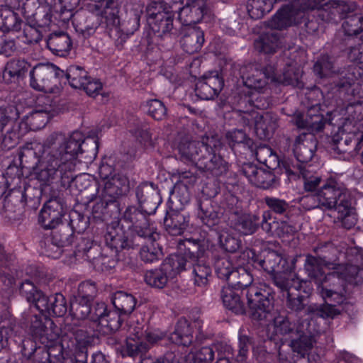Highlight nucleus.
Masks as SVG:
<instances>
[{"label": "nucleus", "instance_id": "f257e3e1", "mask_svg": "<svg viewBox=\"0 0 363 363\" xmlns=\"http://www.w3.org/2000/svg\"><path fill=\"white\" fill-rule=\"evenodd\" d=\"M99 139L96 137L84 138L79 131H74L66 138L61 133H52L43 142L41 147L40 158H45V162L55 172V168L61 167V169L69 174L76 166V159L91 162L97 155Z\"/></svg>", "mask_w": 363, "mask_h": 363}, {"label": "nucleus", "instance_id": "f03ea898", "mask_svg": "<svg viewBox=\"0 0 363 363\" xmlns=\"http://www.w3.org/2000/svg\"><path fill=\"white\" fill-rule=\"evenodd\" d=\"M273 284L286 296V307L292 311L299 312L308 305V296L302 295L301 291L308 294L310 290L308 282L300 279L291 274L278 273L273 277Z\"/></svg>", "mask_w": 363, "mask_h": 363}, {"label": "nucleus", "instance_id": "7ed1b4c3", "mask_svg": "<svg viewBox=\"0 0 363 363\" xmlns=\"http://www.w3.org/2000/svg\"><path fill=\"white\" fill-rule=\"evenodd\" d=\"M66 333L62 337V347L74 354V358L64 357L62 363H87L89 347L93 345L94 337L88 331L75 324L65 326Z\"/></svg>", "mask_w": 363, "mask_h": 363}, {"label": "nucleus", "instance_id": "20e7f679", "mask_svg": "<svg viewBox=\"0 0 363 363\" xmlns=\"http://www.w3.org/2000/svg\"><path fill=\"white\" fill-rule=\"evenodd\" d=\"M352 67L336 69L335 59L327 54L321 55L313 65L315 74L320 79L330 78L337 90L347 89L354 81Z\"/></svg>", "mask_w": 363, "mask_h": 363}, {"label": "nucleus", "instance_id": "39448f33", "mask_svg": "<svg viewBox=\"0 0 363 363\" xmlns=\"http://www.w3.org/2000/svg\"><path fill=\"white\" fill-rule=\"evenodd\" d=\"M45 162V158L40 157L38 166L35 171V177L40 182L47 184L54 180H60L64 187L73 186L79 191L86 190L91 186V182L87 174L74 176L75 168L71 169L70 175L64 174L65 172L61 169V167L55 168L56 169H54L55 172H51V169L54 167L48 166Z\"/></svg>", "mask_w": 363, "mask_h": 363}, {"label": "nucleus", "instance_id": "423d86ee", "mask_svg": "<svg viewBox=\"0 0 363 363\" xmlns=\"http://www.w3.org/2000/svg\"><path fill=\"white\" fill-rule=\"evenodd\" d=\"M186 260L182 255H172L166 258L160 267L147 270L144 275L145 282L150 286L162 289L177 274L186 270Z\"/></svg>", "mask_w": 363, "mask_h": 363}, {"label": "nucleus", "instance_id": "0eeeda50", "mask_svg": "<svg viewBox=\"0 0 363 363\" xmlns=\"http://www.w3.org/2000/svg\"><path fill=\"white\" fill-rule=\"evenodd\" d=\"M64 74V70L53 64H38L30 72V86L38 91L51 92Z\"/></svg>", "mask_w": 363, "mask_h": 363}, {"label": "nucleus", "instance_id": "6e6552de", "mask_svg": "<svg viewBox=\"0 0 363 363\" xmlns=\"http://www.w3.org/2000/svg\"><path fill=\"white\" fill-rule=\"evenodd\" d=\"M323 207L326 211L345 209L347 206L349 195L346 187L335 179H330L318 189Z\"/></svg>", "mask_w": 363, "mask_h": 363}, {"label": "nucleus", "instance_id": "1a4fd4ad", "mask_svg": "<svg viewBox=\"0 0 363 363\" xmlns=\"http://www.w3.org/2000/svg\"><path fill=\"white\" fill-rule=\"evenodd\" d=\"M246 296L252 318L257 320L267 319L274 308V297L270 292L250 286L247 291Z\"/></svg>", "mask_w": 363, "mask_h": 363}, {"label": "nucleus", "instance_id": "9d476101", "mask_svg": "<svg viewBox=\"0 0 363 363\" xmlns=\"http://www.w3.org/2000/svg\"><path fill=\"white\" fill-rule=\"evenodd\" d=\"M211 139L218 143L216 147L206 146L201 155L200 160H199L196 166L203 172L215 177H219L227 172L228 165L222 156L218 153L221 145L218 136L217 135H211Z\"/></svg>", "mask_w": 363, "mask_h": 363}, {"label": "nucleus", "instance_id": "9b49d317", "mask_svg": "<svg viewBox=\"0 0 363 363\" xmlns=\"http://www.w3.org/2000/svg\"><path fill=\"white\" fill-rule=\"evenodd\" d=\"M304 3L305 0H298L284 6L272 18L269 26L274 30H282L299 23L306 13Z\"/></svg>", "mask_w": 363, "mask_h": 363}, {"label": "nucleus", "instance_id": "f8f14e48", "mask_svg": "<svg viewBox=\"0 0 363 363\" xmlns=\"http://www.w3.org/2000/svg\"><path fill=\"white\" fill-rule=\"evenodd\" d=\"M228 217L231 228L244 235H252L259 226L260 219L255 214L246 213L240 207L230 208Z\"/></svg>", "mask_w": 363, "mask_h": 363}, {"label": "nucleus", "instance_id": "ddd939ff", "mask_svg": "<svg viewBox=\"0 0 363 363\" xmlns=\"http://www.w3.org/2000/svg\"><path fill=\"white\" fill-rule=\"evenodd\" d=\"M119 7L118 4L115 0H106L103 13H101V23H105L106 26L112 30L116 46L121 49L123 43L125 42L128 35H131L126 32L121 33L117 26L120 20L118 16Z\"/></svg>", "mask_w": 363, "mask_h": 363}, {"label": "nucleus", "instance_id": "4468645a", "mask_svg": "<svg viewBox=\"0 0 363 363\" xmlns=\"http://www.w3.org/2000/svg\"><path fill=\"white\" fill-rule=\"evenodd\" d=\"M150 214L143 211L140 206L136 207L130 206L124 211L122 220L130 224L133 235L137 238L146 235H150L151 231L155 230L149 225L148 216Z\"/></svg>", "mask_w": 363, "mask_h": 363}, {"label": "nucleus", "instance_id": "2eb2a0df", "mask_svg": "<svg viewBox=\"0 0 363 363\" xmlns=\"http://www.w3.org/2000/svg\"><path fill=\"white\" fill-rule=\"evenodd\" d=\"M224 80L219 72L211 71L199 79L196 85V96L202 100L213 99L222 90Z\"/></svg>", "mask_w": 363, "mask_h": 363}, {"label": "nucleus", "instance_id": "dca6fc26", "mask_svg": "<svg viewBox=\"0 0 363 363\" xmlns=\"http://www.w3.org/2000/svg\"><path fill=\"white\" fill-rule=\"evenodd\" d=\"M170 9H172L171 6L156 13L152 11V8L150 6L147 9L148 23L154 33L160 38L172 35L171 31L174 27V12L172 10H169Z\"/></svg>", "mask_w": 363, "mask_h": 363}, {"label": "nucleus", "instance_id": "f3484780", "mask_svg": "<svg viewBox=\"0 0 363 363\" xmlns=\"http://www.w3.org/2000/svg\"><path fill=\"white\" fill-rule=\"evenodd\" d=\"M217 143L216 140L211 139V135H204L201 141L181 140L178 145V150L182 160L195 163L196 165L206 147H216Z\"/></svg>", "mask_w": 363, "mask_h": 363}, {"label": "nucleus", "instance_id": "a211bd4d", "mask_svg": "<svg viewBox=\"0 0 363 363\" xmlns=\"http://www.w3.org/2000/svg\"><path fill=\"white\" fill-rule=\"evenodd\" d=\"M134 247L141 245L140 250V259L146 263H152L160 259L162 255V248L157 240L160 238V234L155 230L148 235L135 238Z\"/></svg>", "mask_w": 363, "mask_h": 363}, {"label": "nucleus", "instance_id": "6ab92c4d", "mask_svg": "<svg viewBox=\"0 0 363 363\" xmlns=\"http://www.w3.org/2000/svg\"><path fill=\"white\" fill-rule=\"evenodd\" d=\"M64 206L59 197L50 199L43 206L39 216V223L45 229L55 228L62 222Z\"/></svg>", "mask_w": 363, "mask_h": 363}, {"label": "nucleus", "instance_id": "aec40b11", "mask_svg": "<svg viewBox=\"0 0 363 363\" xmlns=\"http://www.w3.org/2000/svg\"><path fill=\"white\" fill-rule=\"evenodd\" d=\"M273 330L270 335V340L274 341L277 349L279 346H282L286 342L299 334L301 329L296 326V323L291 322L288 317L278 316L274 318L273 321Z\"/></svg>", "mask_w": 363, "mask_h": 363}, {"label": "nucleus", "instance_id": "412c9836", "mask_svg": "<svg viewBox=\"0 0 363 363\" xmlns=\"http://www.w3.org/2000/svg\"><path fill=\"white\" fill-rule=\"evenodd\" d=\"M135 239L133 235L132 239H128L118 221L108 224L104 235L106 245L114 251L115 256L121 250L133 248Z\"/></svg>", "mask_w": 363, "mask_h": 363}, {"label": "nucleus", "instance_id": "4be33fe9", "mask_svg": "<svg viewBox=\"0 0 363 363\" xmlns=\"http://www.w3.org/2000/svg\"><path fill=\"white\" fill-rule=\"evenodd\" d=\"M244 124L245 125H255L257 135L260 138H269L278 127V117L271 112H266L263 114L256 113L251 118L246 117Z\"/></svg>", "mask_w": 363, "mask_h": 363}, {"label": "nucleus", "instance_id": "5701e85b", "mask_svg": "<svg viewBox=\"0 0 363 363\" xmlns=\"http://www.w3.org/2000/svg\"><path fill=\"white\" fill-rule=\"evenodd\" d=\"M306 12L318 10L317 17L325 23H337L340 18L336 0H305Z\"/></svg>", "mask_w": 363, "mask_h": 363}, {"label": "nucleus", "instance_id": "b1692460", "mask_svg": "<svg viewBox=\"0 0 363 363\" xmlns=\"http://www.w3.org/2000/svg\"><path fill=\"white\" fill-rule=\"evenodd\" d=\"M318 141L313 133H303L296 137L294 145V153L302 164L309 162L314 156L317 149Z\"/></svg>", "mask_w": 363, "mask_h": 363}, {"label": "nucleus", "instance_id": "393cba45", "mask_svg": "<svg viewBox=\"0 0 363 363\" xmlns=\"http://www.w3.org/2000/svg\"><path fill=\"white\" fill-rule=\"evenodd\" d=\"M135 194L139 206L143 211L149 214L155 213L161 202V198L154 184L147 182L142 183L136 188Z\"/></svg>", "mask_w": 363, "mask_h": 363}, {"label": "nucleus", "instance_id": "a878e982", "mask_svg": "<svg viewBox=\"0 0 363 363\" xmlns=\"http://www.w3.org/2000/svg\"><path fill=\"white\" fill-rule=\"evenodd\" d=\"M54 323L50 319L43 322L41 316L34 315L30 319V332L32 336L38 339L43 344L55 342L58 338V333L52 329Z\"/></svg>", "mask_w": 363, "mask_h": 363}, {"label": "nucleus", "instance_id": "bb28decb", "mask_svg": "<svg viewBox=\"0 0 363 363\" xmlns=\"http://www.w3.org/2000/svg\"><path fill=\"white\" fill-rule=\"evenodd\" d=\"M189 223V216L184 209H174L170 207L167 211L164 218V225L166 231L171 235H182L187 228Z\"/></svg>", "mask_w": 363, "mask_h": 363}, {"label": "nucleus", "instance_id": "cd10ccee", "mask_svg": "<svg viewBox=\"0 0 363 363\" xmlns=\"http://www.w3.org/2000/svg\"><path fill=\"white\" fill-rule=\"evenodd\" d=\"M325 279L326 281L340 279L344 286H345L346 281L351 284L358 285L363 282V268L352 264H338L334 271L327 274Z\"/></svg>", "mask_w": 363, "mask_h": 363}, {"label": "nucleus", "instance_id": "c85d7f7f", "mask_svg": "<svg viewBox=\"0 0 363 363\" xmlns=\"http://www.w3.org/2000/svg\"><path fill=\"white\" fill-rule=\"evenodd\" d=\"M181 35V46L189 54L199 52L205 41L203 31L198 27H185L182 30Z\"/></svg>", "mask_w": 363, "mask_h": 363}, {"label": "nucleus", "instance_id": "c756f323", "mask_svg": "<svg viewBox=\"0 0 363 363\" xmlns=\"http://www.w3.org/2000/svg\"><path fill=\"white\" fill-rule=\"evenodd\" d=\"M320 108L318 104L313 105L308 110L306 118L298 116L295 123L298 128L306 129L308 133L319 132L323 130L326 120L322 113H319Z\"/></svg>", "mask_w": 363, "mask_h": 363}, {"label": "nucleus", "instance_id": "7c9ffc66", "mask_svg": "<svg viewBox=\"0 0 363 363\" xmlns=\"http://www.w3.org/2000/svg\"><path fill=\"white\" fill-rule=\"evenodd\" d=\"M38 310L49 315L62 317L67 311V305L65 296L60 293H56L50 296L45 295L38 301Z\"/></svg>", "mask_w": 363, "mask_h": 363}, {"label": "nucleus", "instance_id": "2f4dec72", "mask_svg": "<svg viewBox=\"0 0 363 363\" xmlns=\"http://www.w3.org/2000/svg\"><path fill=\"white\" fill-rule=\"evenodd\" d=\"M104 186L101 191L104 194L105 199L118 201V199L121 196L128 192L129 181L126 176L117 174H113L110 179L106 181Z\"/></svg>", "mask_w": 363, "mask_h": 363}, {"label": "nucleus", "instance_id": "473e14b6", "mask_svg": "<svg viewBox=\"0 0 363 363\" xmlns=\"http://www.w3.org/2000/svg\"><path fill=\"white\" fill-rule=\"evenodd\" d=\"M197 218L203 225L209 228L217 226L220 221V216L213 201L208 198L200 199L197 201Z\"/></svg>", "mask_w": 363, "mask_h": 363}, {"label": "nucleus", "instance_id": "72a5a7b5", "mask_svg": "<svg viewBox=\"0 0 363 363\" xmlns=\"http://www.w3.org/2000/svg\"><path fill=\"white\" fill-rule=\"evenodd\" d=\"M99 201L92 206V215L94 218L103 220L108 218L117 219L120 215V205L118 201L106 199L102 191L99 196Z\"/></svg>", "mask_w": 363, "mask_h": 363}, {"label": "nucleus", "instance_id": "f704fd0d", "mask_svg": "<svg viewBox=\"0 0 363 363\" xmlns=\"http://www.w3.org/2000/svg\"><path fill=\"white\" fill-rule=\"evenodd\" d=\"M179 19L183 25L190 26L199 23L203 16V0H192L179 9Z\"/></svg>", "mask_w": 363, "mask_h": 363}, {"label": "nucleus", "instance_id": "c9c22d12", "mask_svg": "<svg viewBox=\"0 0 363 363\" xmlns=\"http://www.w3.org/2000/svg\"><path fill=\"white\" fill-rule=\"evenodd\" d=\"M345 289L340 279H331L320 286V294L328 303L341 304L345 301Z\"/></svg>", "mask_w": 363, "mask_h": 363}, {"label": "nucleus", "instance_id": "e433bc0d", "mask_svg": "<svg viewBox=\"0 0 363 363\" xmlns=\"http://www.w3.org/2000/svg\"><path fill=\"white\" fill-rule=\"evenodd\" d=\"M30 65L24 59H12L9 60L3 71L2 77L7 83H16L23 78L30 68Z\"/></svg>", "mask_w": 363, "mask_h": 363}, {"label": "nucleus", "instance_id": "4c0bfd02", "mask_svg": "<svg viewBox=\"0 0 363 363\" xmlns=\"http://www.w3.org/2000/svg\"><path fill=\"white\" fill-rule=\"evenodd\" d=\"M255 48L259 52L274 54L282 45L280 34L275 30L262 33L254 43Z\"/></svg>", "mask_w": 363, "mask_h": 363}, {"label": "nucleus", "instance_id": "58836bf2", "mask_svg": "<svg viewBox=\"0 0 363 363\" xmlns=\"http://www.w3.org/2000/svg\"><path fill=\"white\" fill-rule=\"evenodd\" d=\"M240 72L245 85L250 89H262L267 84L263 72L257 65L244 67L240 69Z\"/></svg>", "mask_w": 363, "mask_h": 363}, {"label": "nucleus", "instance_id": "ea45409f", "mask_svg": "<svg viewBox=\"0 0 363 363\" xmlns=\"http://www.w3.org/2000/svg\"><path fill=\"white\" fill-rule=\"evenodd\" d=\"M186 269L187 267L192 268L194 284L199 287L206 286L208 284L209 278L211 277V267L206 262L205 257L195 259L194 262H188L186 260Z\"/></svg>", "mask_w": 363, "mask_h": 363}, {"label": "nucleus", "instance_id": "a19ab883", "mask_svg": "<svg viewBox=\"0 0 363 363\" xmlns=\"http://www.w3.org/2000/svg\"><path fill=\"white\" fill-rule=\"evenodd\" d=\"M72 40L69 35L65 32L51 33L47 40V46L55 55H67L72 48Z\"/></svg>", "mask_w": 363, "mask_h": 363}, {"label": "nucleus", "instance_id": "79ce46f5", "mask_svg": "<svg viewBox=\"0 0 363 363\" xmlns=\"http://www.w3.org/2000/svg\"><path fill=\"white\" fill-rule=\"evenodd\" d=\"M363 147V135L361 140L358 141L355 138L345 136L339 138L338 136L333 137L331 143V148L337 154L347 153L353 156Z\"/></svg>", "mask_w": 363, "mask_h": 363}, {"label": "nucleus", "instance_id": "37998d69", "mask_svg": "<svg viewBox=\"0 0 363 363\" xmlns=\"http://www.w3.org/2000/svg\"><path fill=\"white\" fill-rule=\"evenodd\" d=\"M315 342V337L311 332H303L301 330L299 334L289 341L288 346L294 353L301 357H305L308 354Z\"/></svg>", "mask_w": 363, "mask_h": 363}, {"label": "nucleus", "instance_id": "c03bdc74", "mask_svg": "<svg viewBox=\"0 0 363 363\" xmlns=\"http://www.w3.org/2000/svg\"><path fill=\"white\" fill-rule=\"evenodd\" d=\"M193 330L186 318H180L169 340L174 344L188 347L193 342Z\"/></svg>", "mask_w": 363, "mask_h": 363}, {"label": "nucleus", "instance_id": "a18cd8bd", "mask_svg": "<svg viewBox=\"0 0 363 363\" xmlns=\"http://www.w3.org/2000/svg\"><path fill=\"white\" fill-rule=\"evenodd\" d=\"M263 269L271 274L272 279L275 274L278 273L286 274L284 272L287 269L286 259L275 251L269 252L263 260L259 262Z\"/></svg>", "mask_w": 363, "mask_h": 363}, {"label": "nucleus", "instance_id": "49530a36", "mask_svg": "<svg viewBox=\"0 0 363 363\" xmlns=\"http://www.w3.org/2000/svg\"><path fill=\"white\" fill-rule=\"evenodd\" d=\"M220 298L224 306L235 314H244L245 306L240 296L235 289L230 286L223 287L220 291Z\"/></svg>", "mask_w": 363, "mask_h": 363}, {"label": "nucleus", "instance_id": "de8ad7c7", "mask_svg": "<svg viewBox=\"0 0 363 363\" xmlns=\"http://www.w3.org/2000/svg\"><path fill=\"white\" fill-rule=\"evenodd\" d=\"M134 337L126 338L125 352L129 357H135L139 356L140 359L147 357L146 353L149 351L150 346L146 342L141 340L143 333L134 329Z\"/></svg>", "mask_w": 363, "mask_h": 363}, {"label": "nucleus", "instance_id": "09e8293b", "mask_svg": "<svg viewBox=\"0 0 363 363\" xmlns=\"http://www.w3.org/2000/svg\"><path fill=\"white\" fill-rule=\"evenodd\" d=\"M24 24L18 13L6 6H0V29L19 31Z\"/></svg>", "mask_w": 363, "mask_h": 363}, {"label": "nucleus", "instance_id": "8fccbe9b", "mask_svg": "<svg viewBox=\"0 0 363 363\" xmlns=\"http://www.w3.org/2000/svg\"><path fill=\"white\" fill-rule=\"evenodd\" d=\"M315 257L318 258L328 269L334 271L338 263H336L337 250L331 242L318 244L315 248Z\"/></svg>", "mask_w": 363, "mask_h": 363}, {"label": "nucleus", "instance_id": "3c124183", "mask_svg": "<svg viewBox=\"0 0 363 363\" xmlns=\"http://www.w3.org/2000/svg\"><path fill=\"white\" fill-rule=\"evenodd\" d=\"M323 266H324V264L322 261L315 256L308 255L306 257L304 269L308 276L317 284L321 283V286L327 284L328 281V280L326 281L325 279L327 274H324Z\"/></svg>", "mask_w": 363, "mask_h": 363}, {"label": "nucleus", "instance_id": "603ef678", "mask_svg": "<svg viewBox=\"0 0 363 363\" xmlns=\"http://www.w3.org/2000/svg\"><path fill=\"white\" fill-rule=\"evenodd\" d=\"M51 230V238L55 245L63 248L72 245L74 242V233L69 225L66 223L60 224Z\"/></svg>", "mask_w": 363, "mask_h": 363}, {"label": "nucleus", "instance_id": "864d4df0", "mask_svg": "<svg viewBox=\"0 0 363 363\" xmlns=\"http://www.w3.org/2000/svg\"><path fill=\"white\" fill-rule=\"evenodd\" d=\"M112 303L120 313L129 315L135 309L136 299L132 294L120 291L113 294Z\"/></svg>", "mask_w": 363, "mask_h": 363}, {"label": "nucleus", "instance_id": "5fc2aeb1", "mask_svg": "<svg viewBox=\"0 0 363 363\" xmlns=\"http://www.w3.org/2000/svg\"><path fill=\"white\" fill-rule=\"evenodd\" d=\"M23 196L22 186L11 189L4 200L5 211L12 213L21 211L25 208Z\"/></svg>", "mask_w": 363, "mask_h": 363}, {"label": "nucleus", "instance_id": "6e6d98bb", "mask_svg": "<svg viewBox=\"0 0 363 363\" xmlns=\"http://www.w3.org/2000/svg\"><path fill=\"white\" fill-rule=\"evenodd\" d=\"M342 29L345 33L344 41L349 40V37L363 34V11L355 13L354 15L347 16L342 23Z\"/></svg>", "mask_w": 363, "mask_h": 363}, {"label": "nucleus", "instance_id": "4d7b16f0", "mask_svg": "<svg viewBox=\"0 0 363 363\" xmlns=\"http://www.w3.org/2000/svg\"><path fill=\"white\" fill-rule=\"evenodd\" d=\"M25 12L31 13V15L40 16L42 13L44 14V25H48L51 21L50 6L47 0H26L23 4Z\"/></svg>", "mask_w": 363, "mask_h": 363}, {"label": "nucleus", "instance_id": "13d9d810", "mask_svg": "<svg viewBox=\"0 0 363 363\" xmlns=\"http://www.w3.org/2000/svg\"><path fill=\"white\" fill-rule=\"evenodd\" d=\"M253 281V277L250 272L245 267H237L231 274L228 283L229 286L235 289H243L250 287Z\"/></svg>", "mask_w": 363, "mask_h": 363}, {"label": "nucleus", "instance_id": "bf43d9fd", "mask_svg": "<svg viewBox=\"0 0 363 363\" xmlns=\"http://www.w3.org/2000/svg\"><path fill=\"white\" fill-rule=\"evenodd\" d=\"M64 77L72 88L79 89H81L84 82L89 80L88 72L84 67L79 65H70L67 67L65 71Z\"/></svg>", "mask_w": 363, "mask_h": 363}, {"label": "nucleus", "instance_id": "052dcab7", "mask_svg": "<svg viewBox=\"0 0 363 363\" xmlns=\"http://www.w3.org/2000/svg\"><path fill=\"white\" fill-rule=\"evenodd\" d=\"M185 247V256H182L188 262H194L197 259L204 258L206 246L203 240L195 239H186L184 241Z\"/></svg>", "mask_w": 363, "mask_h": 363}, {"label": "nucleus", "instance_id": "680f3d73", "mask_svg": "<svg viewBox=\"0 0 363 363\" xmlns=\"http://www.w3.org/2000/svg\"><path fill=\"white\" fill-rule=\"evenodd\" d=\"M274 4V0H248L247 10L252 18L259 19L272 11Z\"/></svg>", "mask_w": 363, "mask_h": 363}, {"label": "nucleus", "instance_id": "e2e57ef3", "mask_svg": "<svg viewBox=\"0 0 363 363\" xmlns=\"http://www.w3.org/2000/svg\"><path fill=\"white\" fill-rule=\"evenodd\" d=\"M21 353L26 359H30L33 356L35 359L37 355L41 354L43 361L38 363H48L49 360L48 352L43 347H37V344L31 338H26L21 342Z\"/></svg>", "mask_w": 363, "mask_h": 363}, {"label": "nucleus", "instance_id": "0e129e2a", "mask_svg": "<svg viewBox=\"0 0 363 363\" xmlns=\"http://www.w3.org/2000/svg\"><path fill=\"white\" fill-rule=\"evenodd\" d=\"M232 103L238 108V111L242 113V116L243 122L246 121V117L251 118L252 115H255L257 112L252 108V94L247 95L245 94L237 93L233 96Z\"/></svg>", "mask_w": 363, "mask_h": 363}, {"label": "nucleus", "instance_id": "69168bd1", "mask_svg": "<svg viewBox=\"0 0 363 363\" xmlns=\"http://www.w3.org/2000/svg\"><path fill=\"white\" fill-rule=\"evenodd\" d=\"M257 161L264 164L269 169H276L279 166V160L276 153L268 146H259L256 149Z\"/></svg>", "mask_w": 363, "mask_h": 363}, {"label": "nucleus", "instance_id": "338daca9", "mask_svg": "<svg viewBox=\"0 0 363 363\" xmlns=\"http://www.w3.org/2000/svg\"><path fill=\"white\" fill-rule=\"evenodd\" d=\"M20 293L28 302L32 303L37 309L38 308V301L45 296V294L41 291L38 290L33 283L29 280H26L21 283Z\"/></svg>", "mask_w": 363, "mask_h": 363}, {"label": "nucleus", "instance_id": "774afa93", "mask_svg": "<svg viewBox=\"0 0 363 363\" xmlns=\"http://www.w3.org/2000/svg\"><path fill=\"white\" fill-rule=\"evenodd\" d=\"M91 303V301L75 297V300L70 305V314L77 320L89 318Z\"/></svg>", "mask_w": 363, "mask_h": 363}]
</instances>
